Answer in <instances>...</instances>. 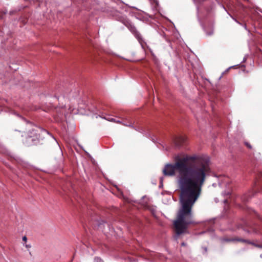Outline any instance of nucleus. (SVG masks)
Here are the masks:
<instances>
[{
    "mask_svg": "<svg viewBox=\"0 0 262 262\" xmlns=\"http://www.w3.org/2000/svg\"><path fill=\"white\" fill-rule=\"evenodd\" d=\"M176 182L180 191L182 207L179 210L177 219L174 222L176 233H184L188 225L194 223L192 208L201 194L202 189L206 179L210 176V160L204 156L185 155L177 156L173 164L165 165L162 172L164 176H176Z\"/></svg>",
    "mask_w": 262,
    "mask_h": 262,
    "instance_id": "nucleus-1",
    "label": "nucleus"
},
{
    "mask_svg": "<svg viewBox=\"0 0 262 262\" xmlns=\"http://www.w3.org/2000/svg\"><path fill=\"white\" fill-rule=\"evenodd\" d=\"M252 211L262 222V218H260L254 210H252ZM240 226L242 228L247 231L248 233H253L255 234L262 233V226L257 224L252 223L246 221H243V223L241 224Z\"/></svg>",
    "mask_w": 262,
    "mask_h": 262,
    "instance_id": "nucleus-2",
    "label": "nucleus"
},
{
    "mask_svg": "<svg viewBox=\"0 0 262 262\" xmlns=\"http://www.w3.org/2000/svg\"><path fill=\"white\" fill-rule=\"evenodd\" d=\"M122 23L129 29V30L134 34L136 38L138 40L139 42L143 47L145 43L143 41L140 33L137 30L136 27L133 25L126 18H123Z\"/></svg>",
    "mask_w": 262,
    "mask_h": 262,
    "instance_id": "nucleus-3",
    "label": "nucleus"
},
{
    "mask_svg": "<svg viewBox=\"0 0 262 262\" xmlns=\"http://www.w3.org/2000/svg\"><path fill=\"white\" fill-rule=\"evenodd\" d=\"M186 139L183 136H178L174 138V142L177 146H181L185 141Z\"/></svg>",
    "mask_w": 262,
    "mask_h": 262,
    "instance_id": "nucleus-4",
    "label": "nucleus"
},
{
    "mask_svg": "<svg viewBox=\"0 0 262 262\" xmlns=\"http://www.w3.org/2000/svg\"><path fill=\"white\" fill-rule=\"evenodd\" d=\"M223 241L226 242H230L234 241H241V242H245V240L240 239V238H224Z\"/></svg>",
    "mask_w": 262,
    "mask_h": 262,
    "instance_id": "nucleus-5",
    "label": "nucleus"
},
{
    "mask_svg": "<svg viewBox=\"0 0 262 262\" xmlns=\"http://www.w3.org/2000/svg\"><path fill=\"white\" fill-rule=\"evenodd\" d=\"M106 119L108 121H110L115 122H116V123H121L120 121H119V120H116L115 119L113 118H107Z\"/></svg>",
    "mask_w": 262,
    "mask_h": 262,
    "instance_id": "nucleus-6",
    "label": "nucleus"
},
{
    "mask_svg": "<svg viewBox=\"0 0 262 262\" xmlns=\"http://www.w3.org/2000/svg\"><path fill=\"white\" fill-rule=\"evenodd\" d=\"M244 144L247 146V147L249 149H251L252 148V146L250 145V144L249 142H245Z\"/></svg>",
    "mask_w": 262,
    "mask_h": 262,
    "instance_id": "nucleus-7",
    "label": "nucleus"
},
{
    "mask_svg": "<svg viewBox=\"0 0 262 262\" xmlns=\"http://www.w3.org/2000/svg\"><path fill=\"white\" fill-rule=\"evenodd\" d=\"M122 124L124 125H125V126H129V127L132 126V122H129L128 124H127V123H126L125 122H123Z\"/></svg>",
    "mask_w": 262,
    "mask_h": 262,
    "instance_id": "nucleus-8",
    "label": "nucleus"
},
{
    "mask_svg": "<svg viewBox=\"0 0 262 262\" xmlns=\"http://www.w3.org/2000/svg\"><path fill=\"white\" fill-rule=\"evenodd\" d=\"M95 260H97V262H101L102 261V259L98 257L96 258Z\"/></svg>",
    "mask_w": 262,
    "mask_h": 262,
    "instance_id": "nucleus-9",
    "label": "nucleus"
},
{
    "mask_svg": "<svg viewBox=\"0 0 262 262\" xmlns=\"http://www.w3.org/2000/svg\"><path fill=\"white\" fill-rule=\"evenodd\" d=\"M27 237H26V236H24V237H23V241H24V242H26V241H27Z\"/></svg>",
    "mask_w": 262,
    "mask_h": 262,
    "instance_id": "nucleus-10",
    "label": "nucleus"
},
{
    "mask_svg": "<svg viewBox=\"0 0 262 262\" xmlns=\"http://www.w3.org/2000/svg\"><path fill=\"white\" fill-rule=\"evenodd\" d=\"M26 247L27 248L29 249V248H31V246L30 245H27L26 244Z\"/></svg>",
    "mask_w": 262,
    "mask_h": 262,
    "instance_id": "nucleus-11",
    "label": "nucleus"
},
{
    "mask_svg": "<svg viewBox=\"0 0 262 262\" xmlns=\"http://www.w3.org/2000/svg\"><path fill=\"white\" fill-rule=\"evenodd\" d=\"M242 199L243 200V201H244V202L248 201V199H245V198H243Z\"/></svg>",
    "mask_w": 262,
    "mask_h": 262,
    "instance_id": "nucleus-12",
    "label": "nucleus"
},
{
    "mask_svg": "<svg viewBox=\"0 0 262 262\" xmlns=\"http://www.w3.org/2000/svg\"><path fill=\"white\" fill-rule=\"evenodd\" d=\"M213 33V32L212 31H211L209 33H208V35H211Z\"/></svg>",
    "mask_w": 262,
    "mask_h": 262,
    "instance_id": "nucleus-13",
    "label": "nucleus"
},
{
    "mask_svg": "<svg viewBox=\"0 0 262 262\" xmlns=\"http://www.w3.org/2000/svg\"><path fill=\"white\" fill-rule=\"evenodd\" d=\"M2 15H3V14H0V19H1V18H3V17H2Z\"/></svg>",
    "mask_w": 262,
    "mask_h": 262,
    "instance_id": "nucleus-14",
    "label": "nucleus"
},
{
    "mask_svg": "<svg viewBox=\"0 0 262 262\" xmlns=\"http://www.w3.org/2000/svg\"><path fill=\"white\" fill-rule=\"evenodd\" d=\"M182 245L183 246V245H184V243H183L182 244Z\"/></svg>",
    "mask_w": 262,
    "mask_h": 262,
    "instance_id": "nucleus-15",
    "label": "nucleus"
}]
</instances>
